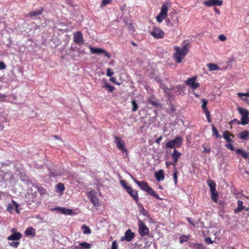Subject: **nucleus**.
I'll use <instances>...</instances> for the list:
<instances>
[{
    "mask_svg": "<svg viewBox=\"0 0 249 249\" xmlns=\"http://www.w3.org/2000/svg\"><path fill=\"white\" fill-rule=\"evenodd\" d=\"M176 164H177L175 163V162L174 161H173L167 162L166 163V165L167 167H169V166H170L171 165H173L174 166H175Z\"/></svg>",
    "mask_w": 249,
    "mask_h": 249,
    "instance_id": "57",
    "label": "nucleus"
},
{
    "mask_svg": "<svg viewBox=\"0 0 249 249\" xmlns=\"http://www.w3.org/2000/svg\"><path fill=\"white\" fill-rule=\"evenodd\" d=\"M135 234L131 230H127L124 233V239L127 242H130L134 238Z\"/></svg>",
    "mask_w": 249,
    "mask_h": 249,
    "instance_id": "12",
    "label": "nucleus"
},
{
    "mask_svg": "<svg viewBox=\"0 0 249 249\" xmlns=\"http://www.w3.org/2000/svg\"><path fill=\"white\" fill-rule=\"evenodd\" d=\"M169 16H171L170 19H171L172 22L174 24L175 26H178L179 21L178 17L174 14L172 15L170 14Z\"/></svg>",
    "mask_w": 249,
    "mask_h": 249,
    "instance_id": "28",
    "label": "nucleus"
},
{
    "mask_svg": "<svg viewBox=\"0 0 249 249\" xmlns=\"http://www.w3.org/2000/svg\"><path fill=\"white\" fill-rule=\"evenodd\" d=\"M173 178L174 179L175 184H177L178 177H177V173L176 171H175L173 174Z\"/></svg>",
    "mask_w": 249,
    "mask_h": 249,
    "instance_id": "55",
    "label": "nucleus"
},
{
    "mask_svg": "<svg viewBox=\"0 0 249 249\" xmlns=\"http://www.w3.org/2000/svg\"><path fill=\"white\" fill-rule=\"evenodd\" d=\"M147 101L149 104H151L155 107H157L159 105L158 103L154 100L152 98H148Z\"/></svg>",
    "mask_w": 249,
    "mask_h": 249,
    "instance_id": "40",
    "label": "nucleus"
},
{
    "mask_svg": "<svg viewBox=\"0 0 249 249\" xmlns=\"http://www.w3.org/2000/svg\"><path fill=\"white\" fill-rule=\"evenodd\" d=\"M150 34L155 38L159 39L163 37L164 33L160 28L154 27L153 30L150 32Z\"/></svg>",
    "mask_w": 249,
    "mask_h": 249,
    "instance_id": "6",
    "label": "nucleus"
},
{
    "mask_svg": "<svg viewBox=\"0 0 249 249\" xmlns=\"http://www.w3.org/2000/svg\"><path fill=\"white\" fill-rule=\"evenodd\" d=\"M126 24L128 25V29L133 32L134 31V27L132 25L130 22H126Z\"/></svg>",
    "mask_w": 249,
    "mask_h": 249,
    "instance_id": "44",
    "label": "nucleus"
},
{
    "mask_svg": "<svg viewBox=\"0 0 249 249\" xmlns=\"http://www.w3.org/2000/svg\"><path fill=\"white\" fill-rule=\"evenodd\" d=\"M79 246L85 249H89L91 248V245L86 242H84L83 243H80L79 244Z\"/></svg>",
    "mask_w": 249,
    "mask_h": 249,
    "instance_id": "33",
    "label": "nucleus"
},
{
    "mask_svg": "<svg viewBox=\"0 0 249 249\" xmlns=\"http://www.w3.org/2000/svg\"><path fill=\"white\" fill-rule=\"evenodd\" d=\"M43 10V8H41L40 9L38 10L37 11H32V12L29 13V14H28L27 16L30 17H32L34 16L40 15L42 14Z\"/></svg>",
    "mask_w": 249,
    "mask_h": 249,
    "instance_id": "25",
    "label": "nucleus"
},
{
    "mask_svg": "<svg viewBox=\"0 0 249 249\" xmlns=\"http://www.w3.org/2000/svg\"><path fill=\"white\" fill-rule=\"evenodd\" d=\"M167 16L160 13L156 17L157 21L159 23H161L164 19L166 18Z\"/></svg>",
    "mask_w": 249,
    "mask_h": 249,
    "instance_id": "31",
    "label": "nucleus"
},
{
    "mask_svg": "<svg viewBox=\"0 0 249 249\" xmlns=\"http://www.w3.org/2000/svg\"><path fill=\"white\" fill-rule=\"evenodd\" d=\"M102 53H104L105 55L107 56L108 58H110L111 57V55L109 53H108L107 52L106 50H104V52H103Z\"/></svg>",
    "mask_w": 249,
    "mask_h": 249,
    "instance_id": "58",
    "label": "nucleus"
},
{
    "mask_svg": "<svg viewBox=\"0 0 249 249\" xmlns=\"http://www.w3.org/2000/svg\"><path fill=\"white\" fill-rule=\"evenodd\" d=\"M6 97V96L5 95L0 93V99H5Z\"/></svg>",
    "mask_w": 249,
    "mask_h": 249,
    "instance_id": "64",
    "label": "nucleus"
},
{
    "mask_svg": "<svg viewBox=\"0 0 249 249\" xmlns=\"http://www.w3.org/2000/svg\"><path fill=\"white\" fill-rule=\"evenodd\" d=\"M62 213L65 214L71 215L72 214V211L69 209L67 208H60Z\"/></svg>",
    "mask_w": 249,
    "mask_h": 249,
    "instance_id": "36",
    "label": "nucleus"
},
{
    "mask_svg": "<svg viewBox=\"0 0 249 249\" xmlns=\"http://www.w3.org/2000/svg\"><path fill=\"white\" fill-rule=\"evenodd\" d=\"M223 136L227 142L230 143L232 142V140L230 138V136L234 137V135L230 133L228 131L226 130L223 132Z\"/></svg>",
    "mask_w": 249,
    "mask_h": 249,
    "instance_id": "14",
    "label": "nucleus"
},
{
    "mask_svg": "<svg viewBox=\"0 0 249 249\" xmlns=\"http://www.w3.org/2000/svg\"><path fill=\"white\" fill-rule=\"evenodd\" d=\"M81 228L83 230L84 234H90L91 232L89 228L85 225H82Z\"/></svg>",
    "mask_w": 249,
    "mask_h": 249,
    "instance_id": "34",
    "label": "nucleus"
},
{
    "mask_svg": "<svg viewBox=\"0 0 249 249\" xmlns=\"http://www.w3.org/2000/svg\"><path fill=\"white\" fill-rule=\"evenodd\" d=\"M22 237V235L20 232H16L11 234L8 237V240H18Z\"/></svg>",
    "mask_w": 249,
    "mask_h": 249,
    "instance_id": "17",
    "label": "nucleus"
},
{
    "mask_svg": "<svg viewBox=\"0 0 249 249\" xmlns=\"http://www.w3.org/2000/svg\"><path fill=\"white\" fill-rule=\"evenodd\" d=\"M89 49L92 53H102L104 52V50L100 48H93L91 46H89Z\"/></svg>",
    "mask_w": 249,
    "mask_h": 249,
    "instance_id": "22",
    "label": "nucleus"
},
{
    "mask_svg": "<svg viewBox=\"0 0 249 249\" xmlns=\"http://www.w3.org/2000/svg\"><path fill=\"white\" fill-rule=\"evenodd\" d=\"M139 233L142 236L148 235L149 233V229L145 225L144 223L141 220L138 221Z\"/></svg>",
    "mask_w": 249,
    "mask_h": 249,
    "instance_id": "4",
    "label": "nucleus"
},
{
    "mask_svg": "<svg viewBox=\"0 0 249 249\" xmlns=\"http://www.w3.org/2000/svg\"><path fill=\"white\" fill-rule=\"evenodd\" d=\"M73 41L77 44L81 45L84 43L82 34L80 32H76L73 35Z\"/></svg>",
    "mask_w": 249,
    "mask_h": 249,
    "instance_id": "8",
    "label": "nucleus"
},
{
    "mask_svg": "<svg viewBox=\"0 0 249 249\" xmlns=\"http://www.w3.org/2000/svg\"><path fill=\"white\" fill-rule=\"evenodd\" d=\"M212 131L213 135L216 138H218L220 137L217 129L213 124H212Z\"/></svg>",
    "mask_w": 249,
    "mask_h": 249,
    "instance_id": "37",
    "label": "nucleus"
},
{
    "mask_svg": "<svg viewBox=\"0 0 249 249\" xmlns=\"http://www.w3.org/2000/svg\"><path fill=\"white\" fill-rule=\"evenodd\" d=\"M132 178L134 180V181L140 187L141 189L142 190L146 191H147L148 188H149V186L148 183L145 181H139L136 180L134 178L131 176Z\"/></svg>",
    "mask_w": 249,
    "mask_h": 249,
    "instance_id": "10",
    "label": "nucleus"
},
{
    "mask_svg": "<svg viewBox=\"0 0 249 249\" xmlns=\"http://www.w3.org/2000/svg\"><path fill=\"white\" fill-rule=\"evenodd\" d=\"M118 245L116 241H114L112 243L111 249H117Z\"/></svg>",
    "mask_w": 249,
    "mask_h": 249,
    "instance_id": "52",
    "label": "nucleus"
},
{
    "mask_svg": "<svg viewBox=\"0 0 249 249\" xmlns=\"http://www.w3.org/2000/svg\"><path fill=\"white\" fill-rule=\"evenodd\" d=\"M10 246L14 247V248H17L19 244V242L16 241V242H12L9 243Z\"/></svg>",
    "mask_w": 249,
    "mask_h": 249,
    "instance_id": "45",
    "label": "nucleus"
},
{
    "mask_svg": "<svg viewBox=\"0 0 249 249\" xmlns=\"http://www.w3.org/2000/svg\"><path fill=\"white\" fill-rule=\"evenodd\" d=\"M172 89H173V88L172 87L170 89H168V88H166L165 89H164V91L166 93H167V94H169V92Z\"/></svg>",
    "mask_w": 249,
    "mask_h": 249,
    "instance_id": "63",
    "label": "nucleus"
},
{
    "mask_svg": "<svg viewBox=\"0 0 249 249\" xmlns=\"http://www.w3.org/2000/svg\"><path fill=\"white\" fill-rule=\"evenodd\" d=\"M182 138L180 137H177L173 140L168 141L166 144V147L167 148H176L181 146L182 143Z\"/></svg>",
    "mask_w": 249,
    "mask_h": 249,
    "instance_id": "2",
    "label": "nucleus"
},
{
    "mask_svg": "<svg viewBox=\"0 0 249 249\" xmlns=\"http://www.w3.org/2000/svg\"><path fill=\"white\" fill-rule=\"evenodd\" d=\"M218 38L220 41H224L226 40L227 38L224 35H220L218 36Z\"/></svg>",
    "mask_w": 249,
    "mask_h": 249,
    "instance_id": "50",
    "label": "nucleus"
},
{
    "mask_svg": "<svg viewBox=\"0 0 249 249\" xmlns=\"http://www.w3.org/2000/svg\"><path fill=\"white\" fill-rule=\"evenodd\" d=\"M114 74L113 71L110 68H107V75L108 77H111Z\"/></svg>",
    "mask_w": 249,
    "mask_h": 249,
    "instance_id": "46",
    "label": "nucleus"
},
{
    "mask_svg": "<svg viewBox=\"0 0 249 249\" xmlns=\"http://www.w3.org/2000/svg\"><path fill=\"white\" fill-rule=\"evenodd\" d=\"M243 202L241 200L237 201V207L234 210V212L235 213H239L244 210V207L243 205Z\"/></svg>",
    "mask_w": 249,
    "mask_h": 249,
    "instance_id": "20",
    "label": "nucleus"
},
{
    "mask_svg": "<svg viewBox=\"0 0 249 249\" xmlns=\"http://www.w3.org/2000/svg\"><path fill=\"white\" fill-rule=\"evenodd\" d=\"M114 139V142L115 143L117 148L123 153H125V157L127 156L128 151L126 148L124 142L118 136H115Z\"/></svg>",
    "mask_w": 249,
    "mask_h": 249,
    "instance_id": "3",
    "label": "nucleus"
},
{
    "mask_svg": "<svg viewBox=\"0 0 249 249\" xmlns=\"http://www.w3.org/2000/svg\"><path fill=\"white\" fill-rule=\"evenodd\" d=\"M189 238V236H186L185 235H182L180 237V242L182 243L186 241Z\"/></svg>",
    "mask_w": 249,
    "mask_h": 249,
    "instance_id": "47",
    "label": "nucleus"
},
{
    "mask_svg": "<svg viewBox=\"0 0 249 249\" xmlns=\"http://www.w3.org/2000/svg\"><path fill=\"white\" fill-rule=\"evenodd\" d=\"M225 146L227 147V148H228L229 149H230L231 151H234V150H235L234 146L230 143H229L228 144H226Z\"/></svg>",
    "mask_w": 249,
    "mask_h": 249,
    "instance_id": "48",
    "label": "nucleus"
},
{
    "mask_svg": "<svg viewBox=\"0 0 249 249\" xmlns=\"http://www.w3.org/2000/svg\"><path fill=\"white\" fill-rule=\"evenodd\" d=\"M203 4L207 6H220L223 4V1L221 0H208L203 2Z\"/></svg>",
    "mask_w": 249,
    "mask_h": 249,
    "instance_id": "9",
    "label": "nucleus"
},
{
    "mask_svg": "<svg viewBox=\"0 0 249 249\" xmlns=\"http://www.w3.org/2000/svg\"><path fill=\"white\" fill-rule=\"evenodd\" d=\"M57 189L60 191L61 193L63 192V191L65 189V187L64 186V184L62 183H59L56 185Z\"/></svg>",
    "mask_w": 249,
    "mask_h": 249,
    "instance_id": "41",
    "label": "nucleus"
},
{
    "mask_svg": "<svg viewBox=\"0 0 249 249\" xmlns=\"http://www.w3.org/2000/svg\"><path fill=\"white\" fill-rule=\"evenodd\" d=\"M14 206L16 207V212L17 213H19V211L18 209V203H16L15 202H14Z\"/></svg>",
    "mask_w": 249,
    "mask_h": 249,
    "instance_id": "60",
    "label": "nucleus"
},
{
    "mask_svg": "<svg viewBox=\"0 0 249 249\" xmlns=\"http://www.w3.org/2000/svg\"><path fill=\"white\" fill-rule=\"evenodd\" d=\"M126 191L134 198L136 202L138 201L139 197L137 191L133 190L131 187H127L126 188Z\"/></svg>",
    "mask_w": 249,
    "mask_h": 249,
    "instance_id": "11",
    "label": "nucleus"
},
{
    "mask_svg": "<svg viewBox=\"0 0 249 249\" xmlns=\"http://www.w3.org/2000/svg\"><path fill=\"white\" fill-rule=\"evenodd\" d=\"M205 241L207 244H212L213 243V241L210 237H206L205 238Z\"/></svg>",
    "mask_w": 249,
    "mask_h": 249,
    "instance_id": "51",
    "label": "nucleus"
},
{
    "mask_svg": "<svg viewBox=\"0 0 249 249\" xmlns=\"http://www.w3.org/2000/svg\"><path fill=\"white\" fill-rule=\"evenodd\" d=\"M131 104L132 105V111L135 112L138 108V104L135 100H133L131 101Z\"/></svg>",
    "mask_w": 249,
    "mask_h": 249,
    "instance_id": "38",
    "label": "nucleus"
},
{
    "mask_svg": "<svg viewBox=\"0 0 249 249\" xmlns=\"http://www.w3.org/2000/svg\"><path fill=\"white\" fill-rule=\"evenodd\" d=\"M181 154L177 150L174 149L173 153L172 154V157L173 159V161L175 162V163H177V162L178 160L179 157L181 156Z\"/></svg>",
    "mask_w": 249,
    "mask_h": 249,
    "instance_id": "18",
    "label": "nucleus"
},
{
    "mask_svg": "<svg viewBox=\"0 0 249 249\" xmlns=\"http://www.w3.org/2000/svg\"><path fill=\"white\" fill-rule=\"evenodd\" d=\"M208 104V101L205 99H203V110L205 109H207V105Z\"/></svg>",
    "mask_w": 249,
    "mask_h": 249,
    "instance_id": "56",
    "label": "nucleus"
},
{
    "mask_svg": "<svg viewBox=\"0 0 249 249\" xmlns=\"http://www.w3.org/2000/svg\"><path fill=\"white\" fill-rule=\"evenodd\" d=\"M165 22L168 26H170L172 27L175 26L174 24L172 22L170 18H167V19H166Z\"/></svg>",
    "mask_w": 249,
    "mask_h": 249,
    "instance_id": "43",
    "label": "nucleus"
},
{
    "mask_svg": "<svg viewBox=\"0 0 249 249\" xmlns=\"http://www.w3.org/2000/svg\"><path fill=\"white\" fill-rule=\"evenodd\" d=\"M236 152L237 154L241 155L245 159H247L249 156V153L241 149H237Z\"/></svg>",
    "mask_w": 249,
    "mask_h": 249,
    "instance_id": "24",
    "label": "nucleus"
},
{
    "mask_svg": "<svg viewBox=\"0 0 249 249\" xmlns=\"http://www.w3.org/2000/svg\"><path fill=\"white\" fill-rule=\"evenodd\" d=\"M71 49L72 51H77L78 52V53H79V54H80L82 53V51H80V49L76 48V47L74 48V47H71Z\"/></svg>",
    "mask_w": 249,
    "mask_h": 249,
    "instance_id": "59",
    "label": "nucleus"
},
{
    "mask_svg": "<svg viewBox=\"0 0 249 249\" xmlns=\"http://www.w3.org/2000/svg\"><path fill=\"white\" fill-rule=\"evenodd\" d=\"M241 120V124L243 125L247 124L249 123V118L248 115L242 116Z\"/></svg>",
    "mask_w": 249,
    "mask_h": 249,
    "instance_id": "32",
    "label": "nucleus"
},
{
    "mask_svg": "<svg viewBox=\"0 0 249 249\" xmlns=\"http://www.w3.org/2000/svg\"><path fill=\"white\" fill-rule=\"evenodd\" d=\"M203 112L205 113V115H206V116L207 117L208 122L209 123H211L212 122V119L211 117L210 112L209 111V110L208 109H205V110H203Z\"/></svg>",
    "mask_w": 249,
    "mask_h": 249,
    "instance_id": "35",
    "label": "nucleus"
},
{
    "mask_svg": "<svg viewBox=\"0 0 249 249\" xmlns=\"http://www.w3.org/2000/svg\"><path fill=\"white\" fill-rule=\"evenodd\" d=\"M146 192L150 195L151 196H154V197L156 198L157 199H161V198H160L159 196L154 192V191L153 190V189L149 187V188H148L147 191H146Z\"/></svg>",
    "mask_w": 249,
    "mask_h": 249,
    "instance_id": "23",
    "label": "nucleus"
},
{
    "mask_svg": "<svg viewBox=\"0 0 249 249\" xmlns=\"http://www.w3.org/2000/svg\"><path fill=\"white\" fill-rule=\"evenodd\" d=\"M140 212L142 213V215L144 216H148V212L143 208V207H142Z\"/></svg>",
    "mask_w": 249,
    "mask_h": 249,
    "instance_id": "53",
    "label": "nucleus"
},
{
    "mask_svg": "<svg viewBox=\"0 0 249 249\" xmlns=\"http://www.w3.org/2000/svg\"><path fill=\"white\" fill-rule=\"evenodd\" d=\"M238 137L241 139L248 140H249V131L248 130L243 131L239 134Z\"/></svg>",
    "mask_w": 249,
    "mask_h": 249,
    "instance_id": "15",
    "label": "nucleus"
},
{
    "mask_svg": "<svg viewBox=\"0 0 249 249\" xmlns=\"http://www.w3.org/2000/svg\"><path fill=\"white\" fill-rule=\"evenodd\" d=\"M111 1V0H102L101 4V7H104L106 6L107 4L110 3Z\"/></svg>",
    "mask_w": 249,
    "mask_h": 249,
    "instance_id": "42",
    "label": "nucleus"
},
{
    "mask_svg": "<svg viewBox=\"0 0 249 249\" xmlns=\"http://www.w3.org/2000/svg\"><path fill=\"white\" fill-rule=\"evenodd\" d=\"M237 95L238 97H240L241 100L249 105V99L248 98V97H249V92H238Z\"/></svg>",
    "mask_w": 249,
    "mask_h": 249,
    "instance_id": "13",
    "label": "nucleus"
},
{
    "mask_svg": "<svg viewBox=\"0 0 249 249\" xmlns=\"http://www.w3.org/2000/svg\"><path fill=\"white\" fill-rule=\"evenodd\" d=\"M103 88H106L107 89V90L109 92H112L113 91V90L115 89V88L113 86H112L109 84H108L107 83H105V85L103 87Z\"/></svg>",
    "mask_w": 249,
    "mask_h": 249,
    "instance_id": "39",
    "label": "nucleus"
},
{
    "mask_svg": "<svg viewBox=\"0 0 249 249\" xmlns=\"http://www.w3.org/2000/svg\"><path fill=\"white\" fill-rule=\"evenodd\" d=\"M169 7L167 3H163L161 7L160 13L167 16V11Z\"/></svg>",
    "mask_w": 249,
    "mask_h": 249,
    "instance_id": "29",
    "label": "nucleus"
},
{
    "mask_svg": "<svg viewBox=\"0 0 249 249\" xmlns=\"http://www.w3.org/2000/svg\"><path fill=\"white\" fill-rule=\"evenodd\" d=\"M237 110H238L239 113L242 115V116H244L249 115V112L248 110L246 108H244L241 107H238Z\"/></svg>",
    "mask_w": 249,
    "mask_h": 249,
    "instance_id": "30",
    "label": "nucleus"
},
{
    "mask_svg": "<svg viewBox=\"0 0 249 249\" xmlns=\"http://www.w3.org/2000/svg\"><path fill=\"white\" fill-rule=\"evenodd\" d=\"M196 76L189 78L185 81V83L191 89H196L199 86V83L196 82Z\"/></svg>",
    "mask_w": 249,
    "mask_h": 249,
    "instance_id": "5",
    "label": "nucleus"
},
{
    "mask_svg": "<svg viewBox=\"0 0 249 249\" xmlns=\"http://www.w3.org/2000/svg\"><path fill=\"white\" fill-rule=\"evenodd\" d=\"M207 66L211 71L219 70L220 69L217 65L213 63H208L207 64Z\"/></svg>",
    "mask_w": 249,
    "mask_h": 249,
    "instance_id": "26",
    "label": "nucleus"
},
{
    "mask_svg": "<svg viewBox=\"0 0 249 249\" xmlns=\"http://www.w3.org/2000/svg\"><path fill=\"white\" fill-rule=\"evenodd\" d=\"M211 194L212 200L214 203H218V193L217 191L216 190L211 191Z\"/></svg>",
    "mask_w": 249,
    "mask_h": 249,
    "instance_id": "21",
    "label": "nucleus"
},
{
    "mask_svg": "<svg viewBox=\"0 0 249 249\" xmlns=\"http://www.w3.org/2000/svg\"><path fill=\"white\" fill-rule=\"evenodd\" d=\"M97 192L93 190L90 191L89 193V196L90 198V201L95 207L99 206V201L97 197Z\"/></svg>",
    "mask_w": 249,
    "mask_h": 249,
    "instance_id": "7",
    "label": "nucleus"
},
{
    "mask_svg": "<svg viewBox=\"0 0 249 249\" xmlns=\"http://www.w3.org/2000/svg\"><path fill=\"white\" fill-rule=\"evenodd\" d=\"M6 65L2 61L0 62V70H4L6 69Z\"/></svg>",
    "mask_w": 249,
    "mask_h": 249,
    "instance_id": "54",
    "label": "nucleus"
},
{
    "mask_svg": "<svg viewBox=\"0 0 249 249\" xmlns=\"http://www.w3.org/2000/svg\"><path fill=\"white\" fill-rule=\"evenodd\" d=\"M188 44H185L181 49L178 47L175 48L176 53H175L174 55L177 63H180L181 60L184 57L185 55L188 53Z\"/></svg>",
    "mask_w": 249,
    "mask_h": 249,
    "instance_id": "1",
    "label": "nucleus"
},
{
    "mask_svg": "<svg viewBox=\"0 0 249 249\" xmlns=\"http://www.w3.org/2000/svg\"><path fill=\"white\" fill-rule=\"evenodd\" d=\"M155 177L158 181L163 180L164 178V174L162 170H160L155 173Z\"/></svg>",
    "mask_w": 249,
    "mask_h": 249,
    "instance_id": "16",
    "label": "nucleus"
},
{
    "mask_svg": "<svg viewBox=\"0 0 249 249\" xmlns=\"http://www.w3.org/2000/svg\"><path fill=\"white\" fill-rule=\"evenodd\" d=\"M120 183L122 186L126 190L127 187H130V186H128L125 182V181L122 180L120 181Z\"/></svg>",
    "mask_w": 249,
    "mask_h": 249,
    "instance_id": "49",
    "label": "nucleus"
},
{
    "mask_svg": "<svg viewBox=\"0 0 249 249\" xmlns=\"http://www.w3.org/2000/svg\"><path fill=\"white\" fill-rule=\"evenodd\" d=\"M207 184L210 188V192L216 190L215 183L211 179H209L207 180Z\"/></svg>",
    "mask_w": 249,
    "mask_h": 249,
    "instance_id": "27",
    "label": "nucleus"
},
{
    "mask_svg": "<svg viewBox=\"0 0 249 249\" xmlns=\"http://www.w3.org/2000/svg\"><path fill=\"white\" fill-rule=\"evenodd\" d=\"M162 136H160L156 140V142L158 144H160V141L162 140Z\"/></svg>",
    "mask_w": 249,
    "mask_h": 249,
    "instance_id": "61",
    "label": "nucleus"
},
{
    "mask_svg": "<svg viewBox=\"0 0 249 249\" xmlns=\"http://www.w3.org/2000/svg\"><path fill=\"white\" fill-rule=\"evenodd\" d=\"M110 80L113 82V83H115V84H116L117 85H119V83H117V82L116 81V79L114 78V77H111L110 79Z\"/></svg>",
    "mask_w": 249,
    "mask_h": 249,
    "instance_id": "62",
    "label": "nucleus"
},
{
    "mask_svg": "<svg viewBox=\"0 0 249 249\" xmlns=\"http://www.w3.org/2000/svg\"><path fill=\"white\" fill-rule=\"evenodd\" d=\"M25 233L27 236H32L34 237L36 235V230L32 227L27 228L25 231Z\"/></svg>",
    "mask_w": 249,
    "mask_h": 249,
    "instance_id": "19",
    "label": "nucleus"
}]
</instances>
